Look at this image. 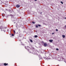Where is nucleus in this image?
<instances>
[{
	"mask_svg": "<svg viewBox=\"0 0 66 66\" xmlns=\"http://www.w3.org/2000/svg\"><path fill=\"white\" fill-rule=\"evenodd\" d=\"M12 36H14V34H12Z\"/></svg>",
	"mask_w": 66,
	"mask_h": 66,
	"instance_id": "2eb2a0df",
	"label": "nucleus"
},
{
	"mask_svg": "<svg viewBox=\"0 0 66 66\" xmlns=\"http://www.w3.org/2000/svg\"><path fill=\"white\" fill-rule=\"evenodd\" d=\"M62 36L63 37V38H65V35H62Z\"/></svg>",
	"mask_w": 66,
	"mask_h": 66,
	"instance_id": "39448f33",
	"label": "nucleus"
},
{
	"mask_svg": "<svg viewBox=\"0 0 66 66\" xmlns=\"http://www.w3.org/2000/svg\"><path fill=\"white\" fill-rule=\"evenodd\" d=\"M35 1H37V0H34Z\"/></svg>",
	"mask_w": 66,
	"mask_h": 66,
	"instance_id": "a211bd4d",
	"label": "nucleus"
},
{
	"mask_svg": "<svg viewBox=\"0 0 66 66\" xmlns=\"http://www.w3.org/2000/svg\"><path fill=\"white\" fill-rule=\"evenodd\" d=\"M54 33H52V34H54Z\"/></svg>",
	"mask_w": 66,
	"mask_h": 66,
	"instance_id": "6ab92c4d",
	"label": "nucleus"
},
{
	"mask_svg": "<svg viewBox=\"0 0 66 66\" xmlns=\"http://www.w3.org/2000/svg\"><path fill=\"white\" fill-rule=\"evenodd\" d=\"M56 31H58V30L57 29H56Z\"/></svg>",
	"mask_w": 66,
	"mask_h": 66,
	"instance_id": "dca6fc26",
	"label": "nucleus"
},
{
	"mask_svg": "<svg viewBox=\"0 0 66 66\" xmlns=\"http://www.w3.org/2000/svg\"><path fill=\"white\" fill-rule=\"evenodd\" d=\"M8 64V63H4V65L5 66H6V65H7V64Z\"/></svg>",
	"mask_w": 66,
	"mask_h": 66,
	"instance_id": "20e7f679",
	"label": "nucleus"
},
{
	"mask_svg": "<svg viewBox=\"0 0 66 66\" xmlns=\"http://www.w3.org/2000/svg\"><path fill=\"white\" fill-rule=\"evenodd\" d=\"M38 26L39 27H41V25H40V24H39V25H38Z\"/></svg>",
	"mask_w": 66,
	"mask_h": 66,
	"instance_id": "4468645a",
	"label": "nucleus"
},
{
	"mask_svg": "<svg viewBox=\"0 0 66 66\" xmlns=\"http://www.w3.org/2000/svg\"><path fill=\"white\" fill-rule=\"evenodd\" d=\"M48 46V45L47 44V43H45L44 44V47H46V46Z\"/></svg>",
	"mask_w": 66,
	"mask_h": 66,
	"instance_id": "f257e3e1",
	"label": "nucleus"
},
{
	"mask_svg": "<svg viewBox=\"0 0 66 66\" xmlns=\"http://www.w3.org/2000/svg\"><path fill=\"white\" fill-rule=\"evenodd\" d=\"M36 28H38V26H37V25H36Z\"/></svg>",
	"mask_w": 66,
	"mask_h": 66,
	"instance_id": "f8f14e48",
	"label": "nucleus"
},
{
	"mask_svg": "<svg viewBox=\"0 0 66 66\" xmlns=\"http://www.w3.org/2000/svg\"><path fill=\"white\" fill-rule=\"evenodd\" d=\"M30 42H31V43H32L33 41L32 39H30Z\"/></svg>",
	"mask_w": 66,
	"mask_h": 66,
	"instance_id": "0eeeda50",
	"label": "nucleus"
},
{
	"mask_svg": "<svg viewBox=\"0 0 66 66\" xmlns=\"http://www.w3.org/2000/svg\"><path fill=\"white\" fill-rule=\"evenodd\" d=\"M13 32H14V34H15V33H16V32H15V30H14L13 31Z\"/></svg>",
	"mask_w": 66,
	"mask_h": 66,
	"instance_id": "1a4fd4ad",
	"label": "nucleus"
},
{
	"mask_svg": "<svg viewBox=\"0 0 66 66\" xmlns=\"http://www.w3.org/2000/svg\"><path fill=\"white\" fill-rule=\"evenodd\" d=\"M60 2L61 3H62V4H63V2L61 1Z\"/></svg>",
	"mask_w": 66,
	"mask_h": 66,
	"instance_id": "9b49d317",
	"label": "nucleus"
},
{
	"mask_svg": "<svg viewBox=\"0 0 66 66\" xmlns=\"http://www.w3.org/2000/svg\"><path fill=\"white\" fill-rule=\"evenodd\" d=\"M2 26H1L0 27V29H2Z\"/></svg>",
	"mask_w": 66,
	"mask_h": 66,
	"instance_id": "6e6552de",
	"label": "nucleus"
},
{
	"mask_svg": "<svg viewBox=\"0 0 66 66\" xmlns=\"http://www.w3.org/2000/svg\"><path fill=\"white\" fill-rule=\"evenodd\" d=\"M35 38H36V37H37V35L35 36Z\"/></svg>",
	"mask_w": 66,
	"mask_h": 66,
	"instance_id": "423d86ee",
	"label": "nucleus"
},
{
	"mask_svg": "<svg viewBox=\"0 0 66 66\" xmlns=\"http://www.w3.org/2000/svg\"><path fill=\"white\" fill-rule=\"evenodd\" d=\"M32 23L33 24H34L35 23L34 22H32Z\"/></svg>",
	"mask_w": 66,
	"mask_h": 66,
	"instance_id": "ddd939ff",
	"label": "nucleus"
},
{
	"mask_svg": "<svg viewBox=\"0 0 66 66\" xmlns=\"http://www.w3.org/2000/svg\"><path fill=\"white\" fill-rule=\"evenodd\" d=\"M2 16H3V17L4 16V15H2Z\"/></svg>",
	"mask_w": 66,
	"mask_h": 66,
	"instance_id": "aec40b11",
	"label": "nucleus"
},
{
	"mask_svg": "<svg viewBox=\"0 0 66 66\" xmlns=\"http://www.w3.org/2000/svg\"><path fill=\"white\" fill-rule=\"evenodd\" d=\"M16 6V7H19V6H20L19 5H17Z\"/></svg>",
	"mask_w": 66,
	"mask_h": 66,
	"instance_id": "7ed1b4c3",
	"label": "nucleus"
},
{
	"mask_svg": "<svg viewBox=\"0 0 66 66\" xmlns=\"http://www.w3.org/2000/svg\"><path fill=\"white\" fill-rule=\"evenodd\" d=\"M11 17H14V15H11Z\"/></svg>",
	"mask_w": 66,
	"mask_h": 66,
	"instance_id": "9d476101",
	"label": "nucleus"
},
{
	"mask_svg": "<svg viewBox=\"0 0 66 66\" xmlns=\"http://www.w3.org/2000/svg\"><path fill=\"white\" fill-rule=\"evenodd\" d=\"M49 42H51V43H52V42H53V40H49Z\"/></svg>",
	"mask_w": 66,
	"mask_h": 66,
	"instance_id": "f03ea898",
	"label": "nucleus"
},
{
	"mask_svg": "<svg viewBox=\"0 0 66 66\" xmlns=\"http://www.w3.org/2000/svg\"><path fill=\"white\" fill-rule=\"evenodd\" d=\"M56 50H59V49H58V48H56Z\"/></svg>",
	"mask_w": 66,
	"mask_h": 66,
	"instance_id": "f3484780",
	"label": "nucleus"
}]
</instances>
